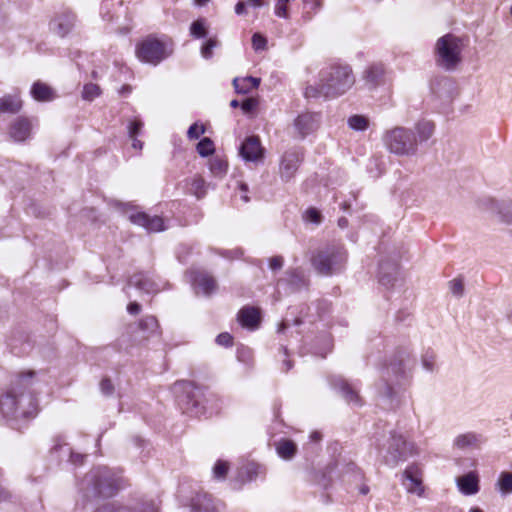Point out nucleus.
<instances>
[{
    "instance_id": "1",
    "label": "nucleus",
    "mask_w": 512,
    "mask_h": 512,
    "mask_svg": "<svg viewBox=\"0 0 512 512\" xmlns=\"http://www.w3.org/2000/svg\"><path fill=\"white\" fill-rule=\"evenodd\" d=\"M34 372L21 374L12 388L0 399V412L11 420L29 419L36 416L38 404L31 391Z\"/></svg>"
},
{
    "instance_id": "2",
    "label": "nucleus",
    "mask_w": 512,
    "mask_h": 512,
    "mask_svg": "<svg viewBox=\"0 0 512 512\" xmlns=\"http://www.w3.org/2000/svg\"><path fill=\"white\" fill-rule=\"evenodd\" d=\"M320 81L325 97H337L354 85L355 77L349 65L333 64L321 70Z\"/></svg>"
},
{
    "instance_id": "3",
    "label": "nucleus",
    "mask_w": 512,
    "mask_h": 512,
    "mask_svg": "<svg viewBox=\"0 0 512 512\" xmlns=\"http://www.w3.org/2000/svg\"><path fill=\"white\" fill-rule=\"evenodd\" d=\"M464 43L462 38L448 33L440 37L435 44V62L445 71H454L462 61Z\"/></svg>"
},
{
    "instance_id": "4",
    "label": "nucleus",
    "mask_w": 512,
    "mask_h": 512,
    "mask_svg": "<svg viewBox=\"0 0 512 512\" xmlns=\"http://www.w3.org/2000/svg\"><path fill=\"white\" fill-rule=\"evenodd\" d=\"M118 480L106 467H98L85 476L81 490L87 498L110 497L118 490Z\"/></svg>"
},
{
    "instance_id": "5",
    "label": "nucleus",
    "mask_w": 512,
    "mask_h": 512,
    "mask_svg": "<svg viewBox=\"0 0 512 512\" xmlns=\"http://www.w3.org/2000/svg\"><path fill=\"white\" fill-rule=\"evenodd\" d=\"M313 268L323 276L341 272L347 262V252L342 245H328L312 257Z\"/></svg>"
},
{
    "instance_id": "6",
    "label": "nucleus",
    "mask_w": 512,
    "mask_h": 512,
    "mask_svg": "<svg viewBox=\"0 0 512 512\" xmlns=\"http://www.w3.org/2000/svg\"><path fill=\"white\" fill-rule=\"evenodd\" d=\"M386 149L397 156H413L417 153V138L412 129L396 126L383 135Z\"/></svg>"
},
{
    "instance_id": "7",
    "label": "nucleus",
    "mask_w": 512,
    "mask_h": 512,
    "mask_svg": "<svg viewBox=\"0 0 512 512\" xmlns=\"http://www.w3.org/2000/svg\"><path fill=\"white\" fill-rule=\"evenodd\" d=\"M173 53L170 39H157L149 36L136 46L137 58L152 65H157Z\"/></svg>"
},
{
    "instance_id": "8",
    "label": "nucleus",
    "mask_w": 512,
    "mask_h": 512,
    "mask_svg": "<svg viewBox=\"0 0 512 512\" xmlns=\"http://www.w3.org/2000/svg\"><path fill=\"white\" fill-rule=\"evenodd\" d=\"M418 454L417 446L408 442L403 435L393 432L391 434L385 462L388 465L395 466L399 462L406 461L408 458Z\"/></svg>"
},
{
    "instance_id": "9",
    "label": "nucleus",
    "mask_w": 512,
    "mask_h": 512,
    "mask_svg": "<svg viewBox=\"0 0 512 512\" xmlns=\"http://www.w3.org/2000/svg\"><path fill=\"white\" fill-rule=\"evenodd\" d=\"M403 486L406 491L416 494L418 497L424 496V486L422 483V471L416 464L409 465L403 472Z\"/></svg>"
},
{
    "instance_id": "10",
    "label": "nucleus",
    "mask_w": 512,
    "mask_h": 512,
    "mask_svg": "<svg viewBox=\"0 0 512 512\" xmlns=\"http://www.w3.org/2000/svg\"><path fill=\"white\" fill-rule=\"evenodd\" d=\"M302 161V153L300 150L293 149L286 151L280 161L279 173L284 181L292 179Z\"/></svg>"
},
{
    "instance_id": "11",
    "label": "nucleus",
    "mask_w": 512,
    "mask_h": 512,
    "mask_svg": "<svg viewBox=\"0 0 512 512\" xmlns=\"http://www.w3.org/2000/svg\"><path fill=\"white\" fill-rule=\"evenodd\" d=\"M95 512H158V509L152 501L135 502L128 505L105 503Z\"/></svg>"
},
{
    "instance_id": "12",
    "label": "nucleus",
    "mask_w": 512,
    "mask_h": 512,
    "mask_svg": "<svg viewBox=\"0 0 512 512\" xmlns=\"http://www.w3.org/2000/svg\"><path fill=\"white\" fill-rule=\"evenodd\" d=\"M240 156L246 162H258L264 157V149L256 136L247 137L239 148Z\"/></svg>"
},
{
    "instance_id": "13",
    "label": "nucleus",
    "mask_w": 512,
    "mask_h": 512,
    "mask_svg": "<svg viewBox=\"0 0 512 512\" xmlns=\"http://www.w3.org/2000/svg\"><path fill=\"white\" fill-rule=\"evenodd\" d=\"M130 221L138 226L145 228L148 232H160L165 230L164 221L159 216H153L139 212L131 214Z\"/></svg>"
},
{
    "instance_id": "14",
    "label": "nucleus",
    "mask_w": 512,
    "mask_h": 512,
    "mask_svg": "<svg viewBox=\"0 0 512 512\" xmlns=\"http://www.w3.org/2000/svg\"><path fill=\"white\" fill-rule=\"evenodd\" d=\"M319 125V115L316 113L306 112L300 114L294 121L295 129L298 131L301 138L317 129Z\"/></svg>"
},
{
    "instance_id": "15",
    "label": "nucleus",
    "mask_w": 512,
    "mask_h": 512,
    "mask_svg": "<svg viewBox=\"0 0 512 512\" xmlns=\"http://www.w3.org/2000/svg\"><path fill=\"white\" fill-rule=\"evenodd\" d=\"M76 16L71 11L58 14L52 21L54 31L61 37L66 36L74 27Z\"/></svg>"
},
{
    "instance_id": "16",
    "label": "nucleus",
    "mask_w": 512,
    "mask_h": 512,
    "mask_svg": "<svg viewBox=\"0 0 512 512\" xmlns=\"http://www.w3.org/2000/svg\"><path fill=\"white\" fill-rule=\"evenodd\" d=\"M456 483L459 491L464 495H475L480 489L479 477L474 471L458 477Z\"/></svg>"
},
{
    "instance_id": "17",
    "label": "nucleus",
    "mask_w": 512,
    "mask_h": 512,
    "mask_svg": "<svg viewBox=\"0 0 512 512\" xmlns=\"http://www.w3.org/2000/svg\"><path fill=\"white\" fill-rule=\"evenodd\" d=\"M331 386L338 390L348 403L360 404L358 393L341 376L332 377Z\"/></svg>"
},
{
    "instance_id": "18",
    "label": "nucleus",
    "mask_w": 512,
    "mask_h": 512,
    "mask_svg": "<svg viewBox=\"0 0 512 512\" xmlns=\"http://www.w3.org/2000/svg\"><path fill=\"white\" fill-rule=\"evenodd\" d=\"M483 442L480 434L474 432H467L458 435L454 439V446L460 450L476 449L479 448Z\"/></svg>"
},
{
    "instance_id": "19",
    "label": "nucleus",
    "mask_w": 512,
    "mask_h": 512,
    "mask_svg": "<svg viewBox=\"0 0 512 512\" xmlns=\"http://www.w3.org/2000/svg\"><path fill=\"white\" fill-rule=\"evenodd\" d=\"M31 123L26 118H18L10 128V136L18 142L26 140L30 136Z\"/></svg>"
},
{
    "instance_id": "20",
    "label": "nucleus",
    "mask_w": 512,
    "mask_h": 512,
    "mask_svg": "<svg viewBox=\"0 0 512 512\" xmlns=\"http://www.w3.org/2000/svg\"><path fill=\"white\" fill-rule=\"evenodd\" d=\"M129 285L145 293H157L159 291L157 284L143 273H137L131 276Z\"/></svg>"
},
{
    "instance_id": "21",
    "label": "nucleus",
    "mask_w": 512,
    "mask_h": 512,
    "mask_svg": "<svg viewBox=\"0 0 512 512\" xmlns=\"http://www.w3.org/2000/svg\"><path fill=\"white\" fill-rule=\"evenodd\" d=\"M238 320L243 327L255 329L260 322L259 311L254 307H244L238 313Z\"/></svg>"
},
{
    "instance_id": "22",
    "label": "nucleus",
    "mask_w": 512,
    "mask_h": 512,
    "mask_svg": "<svg viewBox=\"0 0 512 512\" xmlns=\"http://www.w3.org/2000/svg\"><path fill=\"white\" fill-rule=\"evenodd\" d=\"M188 186V193L194 195L197 199H202L207 194L209 184L200 175H195L185 180Z\"/></svg>"
},
{
    "instance_id": "23",
    "label": "nucleus",
    "mask_w": 512,
    "mask_h": 512,
    "mask_svg": "<svg viewBox=\"0 0 512 512\" xmlns=\"http://www.w3.org/2000/svg\"><path fill=\"white\" fill-rule=\"evenodd\" d=\"M193 284L205 295H210L216 290L217 287L215 279L212 276L202 272H197L194 274Z\"/></svg>"
},
{
    "instance_id": "24",
    "label": "nucleus",
    "mask_w": 512,
    "mask_h": 512,
    "mask_svg": "<svg viewBox=\"0 0 512 512\" xmlns=\"http://www.w3.org/2000/svg\"><path fill=\"white\" fill-rule=\"evenodd\" d=\"M192 512H217L211 496L207 493L197 494L191 503Z\"/></svg>"
},
{
    "instance_id": "25",
    "label": "nucleus",
    "mask_w": 512,
    "mask_h": 512,
    "mask_svg": "<svg viewBox=\"0 0 512 512\" xmlns=\"http://www.w3.org/2000/svg\"><path fill=\"white\" fill-rule=\"evenodd\" d=\"M30 93L35 100L40 102H49L56 97L54 90L41 81H37L32 85Z\"/></svg>"
},
{
    "instance_id": "26",
    "label": "nucleus",
    "mask_w": 512,
    "mask_h": 512,
    "mask_svg": "<svg viewBox=\"0 0 512 512\" xmlns=\"http://www.w3.org/2000/svg\"><path fill=\"white\" fill-rule=\"evenodd\" d=\"M22 108V101L17 95H5L0 98V113L16 114Z\"/></svg>"
},
{
    "instance_id": "27",
    "label": "nucleus",
    "mask_w": 512,
    "mask_h": 512,
    "mask_svg": "<svg viewBox=\"0 0 512 512\" xmlns=\"http://www.w3.org/2000/svg\"><path fill=\"white\" fill-rule=\"evenodd\" d=\"M384 75V68L380 64L371 65L364 73V80L366 85L374 88L382 82Z\"/></svg>"
},
{
    "instance_id": "28",
    "label": "nucleus",
    "mask_w": 512,
    "mask_h": 512,
    "mask_svg": "<svg viewBox=\"0 0 512 512\" xmlns=\"http://www.w3.org/2000/svg\"><path fill=\"white\" fill-rule=\"evenodd\" d=\"M260 84V79L252 76L244 78H234L233 86L237 93L247 94L252 89H256Z\"/></svg>"
},
{
    "instance_id": "29",
    "label": "nucleus",
    "mask_w": 512,
    "mask_h": 512,
    "mask_svg": "<svg viewBox=\"0 0 512 512\" xmlns=\"http://www.w3.org/2000/svg\"><path fill=\"white\" fill-rule=\"evenodd\" d=\"M434 128L431 121L422 120L417 122L413 130L417 138V144L429 140L434 133Z\"/></svg>"
},
{
    "instance_id": "30",
    "label": "nucleus",
    "mask_w": 512,
    "mask_h": 512,
    "mask_svg": "<svg viewBox=\"0 0 512 512\" xmlns=\"http://www.w3.org/2000/svg\"><path fill=\"white\" fill-rule=\"evenodd\" d=\"M276 451L277 454L284 460L292 459L296 452L297 446L296 444L288 439H281L276 443Z\"/></svg>"
},
{
    "instance_id": "31",
    "label": "nucleus",
    "mask_w": 512,
    "mask_h": 512,
    "mask_svg": "<svg viewBox=\"0 0 512 512\" xmlns=\"http://www.w3.org/2000/svg\"><path fill=\"white\" fill-rule=\"evenodd\" d=\"M495 489L502 496L512 494V472L502 471L495 483Z\"/></svg>"
},
{
    "instance_id": "32",
    "label": "nucleus",
    "mask_w": 512,
    "mask_h": 512,
    "mask_svg": "<svg viewBox=\"0 0 512 512\" xmlns=\"http://www.w3.org/2000/svg\"><path fill=\"white\" fill-rule=\"evenodd\" d=\"M397 273L396 264H383L379 266V281L384 286H389L395 280Z\"/></svg>"
},
{
    "instance_id": "33",
    "label": "nucleus",
    "mask_w": 512,
    "mask_h": 512,
    "mask_svg": "<svg viewBox=\"0 0 512 512\" xmlns=\"http://www.w3.org/2000/svg\"><path fill=\"white\" fill-rule=\"evenodd\" d=\"M287 274V281L295 290H298L308 285L307 279L302 270L294 269L289 271Z\"/></svg>"
},
{
    "instance_id": "34",
    "label": "nucleus",
    "mask_w": 512,
    "mask_h": 512,
    "mask_svg": "<svg viewBox=\"0 0 512 512\" xmlns=\"http://www.w3.org/2000/svg\"><path fill=\"white\" fill-rule=\"evenodd\" d=\"M209 168L213 175L221 177L226 173L227 168H228V163L226 160H224L218 156L213 157L210 160Z\"/></svg>"
},
{
    "instance_id": "35",
    "label": "nucleus",
    "mask_w": 512,
    "mask_h": 512,
    "mask_svg": "<svg viewBox=\"0 0 512 512\" xmlns=\"http://www.w3.org/2000/svg\"><path fill=\"white\" fill-rule=\"evenodd\" d=\"M245 473L247 475V480L252 481L258 478L259 476L265 475V468L256 463H249L245 466Z\"/></svg>"
},
{
    "instance_id": "36",
    "label": "nucleus",
    "mask_w": 512,
    "mask_h": 512,
    "mask_svg": "<svg viewBox=\"0 0 512 512\" xmlns=\"http://www.w3.org/2000/svg\"><path fill=\"white\" fill-rule=\"evenodd\" d=\"M214 150V143L210 138L205 137L197 144V152L202 157L213 154Z\"/></svg>"
},
{
    "instance_id": "37",
    "label": "nucleus",
    "mask_w": 512,
    "mask_h": 512,
    "mask_svg": "<svg viewBox=\"0 0 512 512\" xmlns=\"http://www.w3.org/2000/svg\"><path fill=\"white\" fill-rule=\"evenodd\" d=\"M348 125L353 130L364 131L368 127V120L363 116L354 115L348 119Z\"/></svg>"
},
{
    "instance_id": "38",
    "label": "nucleus",
    "mask_w": 512,
    "mask_h": 512,
    "mask_svg": "<svg viewBox=\"0 0 512 512\" xmlns=\"http://www.w3.org/2000/svg\"><path fill=\"white\" fill-rule=\"evenodd\" d=\"M100 95V87L93 83H88L83 87L82 97L85 100L92 101Z\"/></svg>"
},
{
    "instance_id": "39",
    "label": "nucleus",
    "mask_w": 512,
    "mask_h": 512,
    "mask_svg": "<svg viewBox=\"0 0 512 512\" xmlns=\"http://www.w3.org/2000/svg\"><path fill=\"white\" fill-rule=\"evenodd\" d=\"M191 35L195 38H204L207 35V31L202 20H196L191 24L190 27Z\"/></svg>"
},
{
    "instance_id": "40",
    "label": "nucleus",
    "mask_w": 512,
    "mask_h": 512,
    "mask_svg": "<svg viewBox=\"0 0 512 512\" xmlns=\"http://www.w3.org/2000/svg\"><path fill=\"white\" fill-rule=\"evenodd\" d=\"M229 465L226 461L218 460L213 468V476L216 479H224L227 475Z\"/></svg>"
},
{
    "instance_id": "41",
    "label": "nucleus",
    "mask_w": 512,
    "mask_h": 512,
    "mask_svg": "<svg viewBox=\"0 0 512 512\" xmlns=\"http://www.w3.org/2000/svg\"><path fill=\"white\" fill-rule=\"evenodd\" d=\"M320 96L325 97V92L322 88V81L319 80L318 85H309L305 89L306 98H318Z\"/></svg>"
},
{
    "instance_id": "42",
    "label": "nucleus",
    "mask_w": 512,
    "mask_h": 512,
    "mask_svg": "<svg viewBox=\"0 0 512 512\" xmlns=\"http://www.w3.org/2000/svg\"><path fill=\"white\" fill-rule=\"evenodd\" d=\"M390 372L394 373L397 378V381L395 382L396 385L400 384V381L405 378V370L403 368L402 363L390 364L386 369V373L388 376Z\"/></svg>"
},
{
    "instance_id": "43",
    "label": "nucleus",
    "mask_w": 512,
    "mask_h": 512,
    "mask_svg": "<svg viewBox=\"0 0 512 512\" xmlns=\"http://www.w3.org/2000/svg\"><path fill=\"white\" fill-rule=\"evenodd\" d=\"M218 46V41L215 38L208 39L201 47V55L205 59H209L213 55V49Z\"/></svg>"
},
{
    "instance_id": "44",
    "label": "nucleus",
    "mask_w": 512,
    "mask_h": 512,
    "mask_svg": "<svg viewBox=\"0 0 512 512\" xmlns=\"http://www.w3.org/2000/svg\"><path fill=\"white\" fill-rule=\"evenodd\" d=\"M139 326L142 330L153 332L158 328V321L154 316H146L140 320Z\"/></svg>"
},
{
    "instance_id": "45",
    "label": "nucleus",
    "mask_w": 512,
    "mask_h": 512,
    "mask_svg": "<svg viewBox=\"0 0 512 512\" xmlns=\"http://www.w3.org/2000/svg\"><path fill=\"white\" fill-rule=\"evenodd\" d=\"M449 289L453 295L460 297L464 292V284L462 280L454 279L449 282Z\"/></svg>"
},
{
    "instance_id": "46",
    "label": "nucleus",
    "mask_w": 512,
    "mask_h": 512,
    "mask_svg": "<svg viewBox=\"0 0 512 512\" xmlns=\"http://www.w3.org/2000/svg\"><path fill=\"white\" fill-rule=\"evenodd\" d=\"M383 396L386 397L391 402L394 400L397 392L394 389V382L389 378L385 382V388L382 392Z\"/></svg>"
},
{
    "instance_id": "47",
    "label": "nucleus",
    "mask_w": 512,
    "mask_h": 512,
    "mask_svg": "<svg viewBox=\"0 0 512 512\" xmlns=\"http://www.w3.org/2000/svg\"><path fill=\"white\" fill-rule=\"evenodd\" d=\"M267 40L259 33L252 36V45L255 50H264L266 48Z\"/></svg>"
},
{
    "instance_id": "48",
    "label": "nucleus",
    "mask_w": 512,
    "mask_h": 512,
    "mask_svg": "<svg viewBox=\"0 0 512 512\" xmlns=\"http://www.w3.org/2000/svg\"><path fill=\"white\" fill-rule=\"evenodd\" d=\"M305 219L309 222L319 224L321 222V214L315 208H309L305 212Z\"/></svg>"
},
{
    "instance_id": "49",
    "label": "nucleus",
    "mask_w": 512,
    "mask_h": 512,
    "mask_svg": "<svg viewBox=\"0 0 512 512\" xmlns=\"http://www.w3.org/2000/svg\"><path fill=\"white\" fill-rule=\"evenodd\" d=\"M184 411L193 416H198L199 414H201L203 412V408L199 406L197 401L189 400L187 402V406L184 408Z\"/></svg>"
},
{
    "instance_id": "50",
    "label": "nucleus",
    "mask_w": 512,
    "mask_h": 512,
    "mask_svg": "<svg viewBox=\"0 0 512 512\" xmlns=\"http://www.w3.org/2000/svg\"><path fill=\"white\" fill-rule=\"evenodd\" d=\"M143 127V123L140 120L132 121L128 126V134L130 138L137 137Z\"/></svg>"
},
{
    "instance_id": "51",
    "label": "nucleus",
    "mask_w": 512,
    "mask_h": 512,
    "mask_svg": "<svg viewBox=\"0 0 512 512\" xmlns=\"http://www.w3.org/2000/svg\"><path fill=\"white\" fill-rule=\"evenodd\" d=\"M204 132V126L199 127L197 124H193L189 127L187 131V136L190 139H198Z\"/></svg>"
},
{
    "instance_id": "52",
    "label": "nucleus",
    "mask_w": 512,
    "mask_h": 512,
    "mask_svg": "<svg viewBox=\"0 0 512 512\" xmlns=\"http://www.w3.org/2000/svg\"><path fill=\"white\" fill-rule=\"evenodd\" d=\"M216 342L221 346L229 347L233 343V337L228 332H224L217 336Z\"/></svg>"
},
{
    "instance_id": "53",
    "label": "nucleus",
    "mask_w": 512,
    "mask_h": 512,
    "mask_svg": "<svg viewBox=\"0 0 512 512\" xmlns=\"http://www.w3.org/2000/svg\"><path fill=\"white\" fill-rule=\"evenodd\" d=\"M100 390L101 392L104 394V395H111L114 391V386L111 382L110 379H103L101 382H100Z\"/></svg>"
},
{
    "instance_id": "54",
    "label": "nucleus",
    "mask_w": 512,
    "mask_h": 512,
    "mask_svg": "<svg viewBox=\"0 0 512 512\" xmlns=\"http://www.w3.org/2000/svg\"><path fill=\"white\" fill-rule=\"evenodd\" d=\"M500 214L502 221L512 224V204L506 205Z\"/></svg>"
},
{
    "instance_id": "55",
    "label": "nucleus",
    "mask_w": 512,
    "mask_h": 512,
    "mask_svg": "<svg viewBox=\"0 0 512 512\" xmlns=\"http://www.w3.org/2000/svg\"><path fill=\"white\" fill-rule=\"evenodd\" d=\"M255 106H256V101L252 98H248L242 102L241 109L245 113H249L255 108Z\"/></svg>"
},
{
    "instance_id": "56",
    "label": "nucleus",
    "mask_w": 512,
    "mask_h": 512,
    "mask_svg": "<svg viewBox=\"0 0 512 512\" xmlns=\"http://www.w3.org/2000/svg\"><path fill=\"white\" fill-rule=\"evenodd\" d=\"M283 266V258L281 256H275L270 259L269 267L272 270H279Z\"/></svg>"
},
{
    "instance_id": "57",
    "label": "nucleus",
    "mask_w": 512,
    "mask_h": 512,
    "mask_svg": "<svg viewBox=\"0 0 512 512\" xmlns=\"http://www.w3.org/2000/svg\"><path fill=\"white\" fill-rule=\"evenodd\" d=\"M422 364H423V367L427 370V371H433L434 370V366H435V358L434 356H430V357H423L422 359Z\"/></svg>"
},
{
    "instance_id": "58",
    "label": "nucleus",
    "mask_w": 512,
    "mask_h": 512,
    "mask_svg": "<svg viewBox=\"0 0 512 512\" xmlns=\"http://www.w3.org/2000/svg\"><path fill=\"white\" fill-rule=\"evenodd\" d=\"M85 455L80 453H74L72 452L70 454V462L74 465H81L84 462Z\"/></svg>"
},
{
    "instance_id": "59",
    "label": "nucleus",
    "mask_w": 512,
    "mask_h": 512,
    "mask_svg": "<svg viewBox=\"0 0 512 512\" xmlns=\"http://www.w3.org/2000/svg\"><path fill=\"white\" fill-rule=\"evenodd\" d=\"M141 310V306L139 303L137 302H131L128 304L127 306V311L132 314V315H136L140 312Z\"/></svg>"
},
{
    "instance_id": "60",
    "label": "nucleus",
    "mask_w": 512,
    "mask_h": 512,
    "mask_svg": "<svg viewBox=\"0 0 512 512\" xmlns=\"http://www.w3.org/2000/svg\"><path fill=\"white\" fill-rule=\"evenodd\" d=\"M235 13L237 15H243L246 13V6H245V3L242 2V1H239L236 5H235Z\"/></svg>"
},
{
    "instance_id": "61",
    "label": "nucleus",
    "mask_w": 512,
    "mask_h": 512,
    "mask_svg": "<svg viewBox=\"0 0 512 512\" xmlns=\"http://www.w3.org/2000/svg\"><path fill=\"white\" fill-rule=\"evenodd\" d=\"M248 5L252 7H261L263 5L262 0H247Z\"/></svg>"
},
{
    "instance_id": "62",
    "label": "nucleus",
    "mask_w": 512,
    "mask_h": 512,
    "mask_svg": "<svg viewBox=\"0 0 512 512\" xmlns=\"http://www.w3.org/2000/svg\"><path fill=\"white\" fill-rule=\"evenodd\" d=\"M9 498V493L4 489L0 487V502L4 501Z\"/></svg>"
},
{
    "instance_id": "63",
    "label": "nucleus",
    "mask_w": 512,
    "mask_h": 512,
    "mask_svg": "<svg viewBox=\"0 0 512 512\" xmlns=\"http://www.w3.org/2000/svg\"><path fill=\"white\" fill-rule=\"evenodd\" d=\"M132 139V146L134 148H137V149H141L142 148V142L140 140L137 139V137H134V138H131Z\"/></svg>"
},
{
    "instance_id": "64",
    "label": "nucleus",
    "mask_w": 512,
    "mask_h": 512,
    "mask_svg": "<svg viewBox=\"0 0 512 512\" xmlns=\"http://www.w3.org/2000/svg\"><path fill=\"white\" fill-rule=\"evenodd\" d=\"M310 438L313 440V441H319L321 439V435L319 432H313L310 436Z\"/></svg>"
}]
</instances>
